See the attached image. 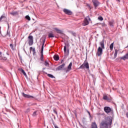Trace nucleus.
<instances>
[{
  "label": "nucleus",
  "mask_w": 128,
  "mask_h": 128,
  "mask_svg": "<svg viewBox=\"0 0 128 128\" xmlns=\"http://www.w3.org/2000/svg\"><path fill=\"white\" fill-rule=\"evenodd\" d=\"M100 46H99L98 48V52L96 53V56H102V52L103 50H104V40H102V41H101L100 42Z\"/></svg>",
  "instance_id": "f257e3e1"
},
{
  "label": "nucleus",
  "mask_w": 128,
  "mask_h": 128,
  "mask_svg": "<svg viewBox=\"0 0 128 128\" xmlns=\"http://www.w3.org/2000/svg\"><path fill=\"white\" fill-rule=\"evenodd\" d=\"M40 42H42V48H41V52H40L41 56H40V60L41 62H44V43L46 42V38H41L40 39Z\"/></svg>",
  "instance_id": "f03ea898"
},
{
  "label": "nucleus",
  "mask_w": 128,
  "mask_h": 128,
  "mask_svg": "<svg viewBox=\"0 0 128 128\" xmlns=\"http://www.w3.org/2000/svg\"><path fill=\"white\" fill-rule=\"evenodd\" d=\"M104 122H105L108 126H112V118L110 116H108L105 118V120H102Z\"/></svg>",
  "instance_id": "7ed1b4c3"
},
{
  "label": "nucleus",
  "mask_w": 128,
  "mask_h": 128,
  "mask_svg": "<svg viewBox=\"0 0 128 128\" xmlns=\"http://www.w3.org/2000/svg\"><path fill=\"white\" fill-rule=\"evenodd\" d=\"M65 46H64V54L65 56H68V54H70V49H68L66 50V48H69L70 46V44L68 43H64Z\"/></svg>",
  "instance_id": "20e7f679"
},
{
  "label": "nucleus",
  "mask_w": 128,
  "mask_h": 128,
  "mask_svg": "<svg viewBox=\"0 0 128 128\" xmlns=\"http://www.w3.org/2000/svg\"><path fill=\"white\" fill-rule=\"evenodd\" d=\"M86 68V70H88L90 68V65L88 64V62H84L82 64L79 68L78 70H84V68Z\"/></svg>",
  "instance_id": "39448f33"
},
{
  "label": "nucleus",
  "mask_w": 128,
  "mask_h": 128,
  "mask_svg": "<svg viewBox=\"0 0 128 128\" xmlns=\"http://www.w3.org/2000/svg\"><path fill=\"white\" fill-rule=\"evenodd\" d=\"M88 20H90V16H88L86 17L84 21V22L82 24V26H88L90 24V22Z\"/></svg>",
  "instance_id": "423d86ee"
},
{
  "label": "nucleus",
  "mask_w": 128,
  "mask_h": 128,
  "mask_svg": "<svg viewBox=\"0 0 128 128\" xmlns=\"http://www.w3.org/2000/svg\"><path fill=\"white\" fill-rule=\"evenodd\" d=\"M21 94L23 98H34V96H32L30 94H26L24 92H22Z\"/></svg>",
  "instance_id": "0eeeda50"
},
{
  "label": "nucleus",
  "mask_w": 128,
  "mask_h": 128,
  "mask_svg": "<svg viewBox=\"0 0 128 128\" xmlns=\"http://www.w3.org/2000/svg\"><path fill=\"white\" fill-rule=\"evenodd\" d=\"M92 2L95 8H98V6L100 4V2L98 0H92Z\"/></svg>",
  "instance_id": "6e6552de"
},
{
  "label": "nucleus",
  "mask_w": 128,
  "mask_h": 128,
  "mask_svg": "<svg viewBox=\"0 0 128 128\" xmlns=\"http://www.w3.org/2000/svg\"><path fill=\"white\" fill-rule=\"evenodd\" d=\"M63 12L66 14H68V16H72V12L68 9L64 8Z\"/></svg>",
  "instance_id": "1a4fd4ad"
},
{
  "label": "nucleus",
  "mask_w": 128,
  "mask_h": 128,
  "mask_svg": "<svg viewBox=\"0 0 128 128\" xmlns=\"http://www.w3.org/2000/svg\"><path fill=\"white\" fill-rule=\"evenodd\" d=\"M28 38L29 39V46H32V44H34V37L32 36H29Z\"/></svg>",
  "instance_id": "9d476101"
},
{
  "label": "nucleus",
  "mask_w": 128,
  "mask_h": 128,
  "mask_svg": "<svg viewBox=\"0 0 128 128\" xmlns=\"http://www.w3.org/2000/svg\"><path fill=\"white\" fill-rule=\"evenodd\" d=\"M108 125L102 121L100 124V128H108Z\"/></svg>",
  "instance_id": "9b49d317"
},
{
  "label": "nucleus",
  "mask_w": 128,
  "mask_h": 128,
  "mask_svg": "<svg viewBox=\"0 0 128 128\" xmlns=\"http://www.w3.org/2000/svg\"><path fill=\"white\" fill-rule=\"evenodd\" d=\"M65 66H66V64L64 63H63L62 65H60L59 66L57 67L56 68V72H58V70H62L64 68Z\"/></svg>",
  "instance_id": "f8f14e48"
},
{
  "label": "nucleus",
  "mask_w": 128,
  "mask_h": 128,
  "mask_svg": "<svg viewBox=\"0 0 128 128\" xmlns=\"http://www.w3.org/2000/svg\"><path fill=\"white\" fill-rule=\"evenodd\" d=\"M104 112H105L106 114H109V112H112V108L109 106H106L104 108Z\"/></svg>",
  "instance_id": "ddd939ff"
},
{
  "label": "nucleus",
  "mask_w": 128,
  "mask_h": 128,
  "mask_svg": "<svg viewBox=\"0 0 128 128\" xmlns=\"http://www.w3.org/2000/svg\"><path fill=\"white\" fill-rule=\"evenodd\" d=\"M72 62H70L69 65L68 66L67 70H66V72H68L70 70H72Z\"/></svg>",
  "instance_id": "4468645a"
},
{
  "label": "nucleus",
  "mask_w": 128,
  "mask_h": 128,
  "mask_svg": "<svg viewBox=\"0 0 128 128\" xmlns=\"http://www.w3.org/2000/svg\"><path fill=\"white\" fill-rule=\"evenodd\" d=\"M108 24L109 26H110L112 28H114V20H110L108 22Z\"/></svg>",
  "instance_id": "2eb2a0df"
},
{
  "label": "nucleus",
  "mask_w": 128,
  "mask_h": 128,
  "mask_svg": "<svg viewBox=\"0 0 128 128\" xmlns=\"http://www.w3.org/2000/svg\"><path fill=\"white\" fill-rule=\"evenodd\" d=\"M10 14H11V16H18V12L12 11V12H10Z\"/></svg>",
  "instance_id": "dca6fc26"
},
{
  "label": "nucleus",
  "mask_w": 128,
  "mask_h": 128,
  "mask_svg": "<svg viewBox=\"0 0 128 128\" xmlns=\"http://www.w3.org/2000/svg\"><path fill=\"white\" fill-rule=\"evenodd\" d=\"M54 30H56V32H57V34H62V30L58 29L57 28H54Z\"/></svg>",
  "instance_id": "f3484780"
},
{
  "label": "nucleus",
  "mask_w": 128,
  "mask_h": 128,
  "mask_svg": "<svg viewBox=\"0 0 128 128\" xmlns=\"http://www.w3.org/2000/svg\"><path fill=\"white\" fill-rule=\"evenodd\" d=\"M91 128H98V125L96 122H92L91 124Z\"/></svg>",
  "instance_id": "a211bd4d"
},
{
  "label": "nucleus",
  "mask_w": 128,
  "mask_h": 128,
  "mask_svg": "<svg viewBox=\"0 0 128 128\" xmlns=\"http://www.w3.org/2000/svg\"><path fill=\"white\" fill-rule=\"evenodd\" d=\"M118 50L116 49L114 50V57L112 58V60H115V58H116V56H118Z\"/></svg>",
  "instance_id": "6ab92c4d"
},
{
  "label": "nucleus",
  "mask_w": 128,
  "mask_h": 128,
  "mask_svg": "<svg viewBox=\"0 0 128 128\" xmlns=\"http://www.w3.org/2000/svg\"><path fill=\"white\" fill-rule=\"evenodd\" d=\"M20 72H22V74H24V76H26V78H28V75H26V72H24V69L21 68Z\"/></svg>",
  "instance_id": "aec40b11"
},
{
  "label": "nucleus",
  "mask_w": 128,
  "mask_h": 128,
  "mask_svg": "<svg viewBox=\"0 0 128 128\" xmlns=\"http://www.w3.org/2000/svg\"><path fill=\"white\" fill-rule=\"evenodd\" d=\"M54 60L58 61L60 60V56H58V55H54Z\"/></svg>",
  "instance_id": "412c9836"
},
{
  "label": "nucleus",
  "mask_w": 128,
  "mask_h": 128,
  "mask_svg": "<svg viewBox=\"0 0 128 128\" xmlns=\"http://www.w3.org/2000/svg\"><path fill=\"white\" fill-rule=\"evenodd\" d=\"M8 58L6 56H2V55L0 56V60H6Z\"/></svg>",
  "instance_id": "4be33fe9"
},
{
  "label": "nucleus",
  "mask_w": 128,
  "mask_h": 128,
  "mask_svg": "<svg viewBox=\"0 0 128 128\" xmlns=\"http://www.w3.org/2000/svg\"><path fill=\"white\" fill-rule=\"evenodd\" d=\"M32 50L33 52V56H34V54H36V48H32V47H30V50Z\"/></svg>",
  "instance_id": "5701e85b"
},
{
  "label": "nucleus",
  "mask_w": 128,
  "mask_h": 128,
  "mask_svg": "<svg viewBox=\"0 0 128 128\" xmlns=\"http://www.w3.org/2000/svg\"><path fill=\"white\" fill-rule=\"evenodd\" d=\"M8 31H7V36H10V32H8V30L10 28V24H8Z\"/></svg>",
  "instance_id": "b1692460"
},
{
  "label": "nucleus",
  "mask_w": 128,
  "mask_h": 128,
  "mask_svg": "<svg viewBox=\"0 0 128 128\" xmlns=\"http://www.w3.org/2000/svg\"><path fill=\"white\" fill-rule=\"evenodd\" d=\"M103 100H110V98H108L107 96H104L103 97Z\"/></svg>",
  "instance_id": "393cba45"
},
{
  "label": "nucleus",
  "mask_w": 128,
  "mask_h": 128,
  "mask_svg": "<svg viewBox=\"0 0 128 128\" xmlns=\"http://www.w3.org/2000/svg\"><path fill=\"white\" fill-rule=\"evenodd\" d=\"M48 36L49 38H54V34H52V33H50L48 35Z\"/></svg>",
  "instance_id": "a878e982"
},
{
  "label": "nucleus",
  "mask_w": 128,
  "mask_h": 128,
  "mask_svg": "<svg viewBox=\"0 0 128 128\" xmlns=\"http://www.w3.org/2000/svg\"><path fill=\"white\" fill-rule=\"evenodd\" d=\"M110 50H114V42L111 44L110 46Z\"/></svg>",
  "instance_id": "bb28decb"
},
{
  "label": "nucleus",
  "mask_w": 128,
  "mask_h": 128,
  "mask_svg": "<svg viewBox=\"0 0 128 128\" xmlns=\"http://www.w3.org/2000/svg\"><path fill=\"white\" fill-rule=\"evenodd\" d=\"M44 64L45 66H50V64L48 62V61L46 60L44 62Z\"/></svg>",
  "instance_id": "cd10ccee"
},
{
  "label": "nucleus",
  "mask_w": 128,
  "mask_h": 128,
  "mask_svg": "<svg viewBox=\"0 0 128 128\" xmlns=\"http://www.w3.org/2000/svg\"><path fill=\"white\" fill-rule=\"evenodd\" d=\"M47 76H48L49 78H54V75H52V74H48Z\"/></svg>",
  "instance_id": "c85d7f7f"
},
{
  "label": "nucleus",
  "mask_w": 128,
  "mask_h": 128,
  "mask_svg": "<svg viewBox=\"0 0 128 128\" xmlns=\"http://www.w3.org/2000/svg\"><path fill=\"white\" fill-rule=\"evenodd\" d=\"M25 18L26 20H30V17L28 15L26 16Z\"/></svg>",
  "instance_id": "c756f323"
},
{
  "label": "nucleus",
  "mask_w": 128,
  "mask_h": 128,
  "mask_svg": "<svg viewBox=\"0 0 128 128\" xmlns=\"http://www.w3.org/2000/svg\"><path fill=\"white\" fill-rule=\"evenodd\" d=\"M98 20H100L102 22V20H104V18L102 16H100L98 17Z\"/></svg>",
  "instance_id": "7c9ffc66"
},
{
  "label": "nucleus",
  "mask_w": 128,
  "mask_h": 128,
  "mask_svg": "<svg viewBox=\"0 0 128 128\" xmlns=\"http://www.w3.org/2000/svg\"><path fill=\"white\" fill-rule=\"evenodd\" d=\"M38 112L37 111H35L34 112L33 114H32V116H36V112Z\"/></svg>",
  "instance_id": "2f4dec72"
},
{
  "label": "nucleus",
  "mask_w": 128,
  "mask_h": 128,
  "mask_svg": "<svg viewBox=\"0 0 128 128\" xmlns=\"http://www.w3.org/2000/svg\"><path fill=\"white\" fill-rule=\"evenodd\" d=\"M2 18H6V16H4V15H2L0 18V22L2 20Z\"/></svg>",
  "instance_id": "473e14b6"
},
{
  "label": "nucleus",
  "mask_w": 128,
  "mask_h": 128,
  "mask_svg": "<svg viewBox=\"0 0 128 128\" xmlns=\"http://www.w3.org/2000/svg\"><path fill=\"white\" fill-rule=\"evenodd\" d=\"M10 46L12 50H14V45H12V44H10Z\"/></svg>",
  "instance_id": "72a5a7b5"
},
{
  "label": "nucleus",
  "mask_w": 128,
  "mask_h": 128,
  "mask_svg": "<svg viewBox=\"0 0 128 128\" xmlns=\"http://www.w3.org/2000/svg\"><path fill=\"white\" fill-rule=\"evenodd\" d=\"M87 112L88 113L89 116H90V118H91L92 117V116H90V112H89V111H87Z\"/></svg>",
  "instance_id": "f704fd0d"
},
{
  "label": "nucleus",
  "mask_w": 128,
  "mask_h": 128,
  "mask_svg": "<svg viewBox=\"0 0 128 128\" xmlns=\"http://www.w3.org/2000/svg\"><path fill=\"white\" fill-rule=\"evenodd\" d=\"M54 112L55 114H58V112H56V110H54Z\"/></svg>",
  "instance_id": "c9c22d12"
},
{
  "label": "nucleus",
  "mask_w": 128,
  "mask_h": 128,
  "mask_svg": "<svg viewBox=\"0 0 128 128\" xmlns=\"http://www.w3.org/2000/svg\"><path fill=\"white\" fill-rule=\"evenodd\" d=\"M118 2H120V0H116Z\"/></svg>",
  "instance_id": "e433bc0d"
},
{
  "label": "nucleus",
  "mask_w": 128,
  "mask_h": 128,
  "mask_svg": "<svg viewBox=\"0 0 128 128\" xmlns=\"http://www.w3.org/2000/svg\"><path fill=\"white\" fill-rule=\"evenodd\" d=\"M72 34H73V36H76V32H74V33H72Z\"/></svg>",
  "instance_id": "4c0bfd02"
},
{
  "label": "nucleus",
  "mask_w": 128,
  "mask_h": 128,
  "mask_svg": "<svg viewBox=\"0 0 128 128\" xmlns=\"http://www.w3.org/2000/svg\"><path fill=\"white\" fill-rule=\"evenodd\" d=\"M126 117L128 118V112L126 114Z\"/></svg>",
  "instance_id": "58836bf2"
},
{
  "label": "nucleus",
  "mask_w": 128,
  "mask_h": 128,
  "mask_svg": "<svg viewBox=\"0 0 128 128\" xmlns=\"http://www.w3.org/2000/svg\"><path fill=\"white\" fill-rule=\"evenodd\" d=\"M82 128H86V126H83Z\"/></svg>",
  "instance_id": "ea45409f"
},
{
  "label": "nucleus",
  "mask_w": 128,
  "mask_h": 128,
  "mask_svg": "<svg viewBox=\"0 0 128 128\" xmlns=\"http://www.w3.org/2000/svg\"><path fill=\"white\" fill-rule=\"evenodd\" d=\"M0 56H2V52H0Z\"/></svg>",
  "instance_id": "a19ab883"
},
{
  "label": "nucleus",
  "mask_w": 128,
  "mask_h": 128,
  "mask_svg": "<svg viewBox=\"0 0 128 128\" xmlns=\"http://www.w3.org/2000/svg\"><path fill=\"white\" fill-rule=\"evenodd\" d=\"M52 70H56L54 68L52 69Z\"/></svg>",
  "instance_id": "79ce46f5"
},
{
  "label": "nucleus",
  "mask_w": 128,
  "mask_h": 128,
  "mask_svg": "<svg viewBox=\"0 0 128 128\" xmlns=\"http://www.w3.org/2000/svg\"><path fill=\"white\" fill-rule=\"evenodd\" d=\"M0 34H2V31H0Z\"/></svg>",
  "instance_id": "37998d69"
},
{
  "label": "nucleus",
  "mask_w": 128,
  "mask_h": 128,
  "mask_svg": "<svg viewBox=\"0 0 128 128\" xmlns=\"http://www.w3.org/2000/svg\"><path fill=\"white\" fill-rule=\"evenodd\" d=\"M42 70H46V68H42Z\"/></svg>",
  "instance_id": "c03bdc74"
},
{
  "label": "nucleus",
  "mask_w": 128,
  "mask_h": 128,
  "mask_svg": "<svg viewBox=\"0 0 128 128\" xmlns=\"http://www.w3.org/2000/svg\"><path fill=\"white\" fill-rule=\"evenodd\" d=\"M89 6V8H92L90 7V6Z\"/></svg>",
  "instance_id": "a18cd8bd"
},
{
  "label": "nucleus",
  "mask_w": 128,
  "mask_h": 128,
  "mask_svg": "<svg viewBox=\"0 0 128 128\" xmlns=\"http://www.w3.org/2000/svg\"><path fill=\"white\" fill-rule=\"evenodd\" d=\"M24 51L25 52L26 54V50H24Z\"/></svg>",
  "instance_id": "49530a36"
},
{
  "label": "nucleus",
  "mask_w": 128,
  "mask_h": 128,
  "mask_svg": "<svg viewBox=\"0 0 128 128\" xmlns=\"http://www.w3.org/2000/svg\"><path fill=\"white\" fill-rule=\"evenodd\" d=\"M7 54H8V56H9V55H10V54H8V53H7Z\"/></svg>",
  "instance_id": "de8ad7c7"
},
{
  "label": "nucleus",
  "mask_w": 128,
  "mask_h": 128,
  "mask_svg": "<svg viewBox=\"0 0 128 128\" xmlns=\"http://www.w3.org/2000/svg\"><path fill=\"white\" fill-rule=\"evenodd\" d=\"M118 60V58L116 59V60Z\"/></svg>",
  "instance_id": "09e8293b"
},
{
  "label": "nucleus",
  "mask_w": 128,
  "mask_h": 128,
  "mask_svg": "<svg viewBox=\"0 0 128 128\" xmlns=\"http://www.w3.org/2000/svg\"><path fill=\"white\" fill-rule=\"evenodd\" d=\"M92 76H94V75H92Z\"/></svg>",
  "instance_id": "8fccbe9b"
}]
</instances>
